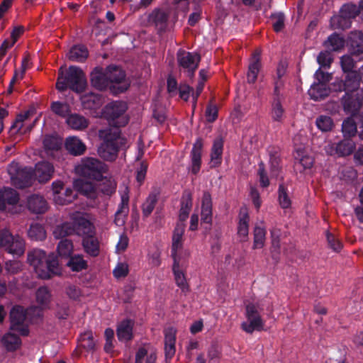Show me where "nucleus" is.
<instances>
[{
    "label": "nucleus",
    "mask_w": 363,
    "mask_h": 363,
    "mask_svg": "<svg viewBox=\"0 0 363 363\" xmlns=\"http://www.w3.org/2000/svg\"><path fill=\"white\" fill-rule=\"evenodd\" d=\"M27 260L42 279H50L61 274L58 259L54 254L47 256L45 251L34 249L28 252Z\"/></svg>",
    "instance_id": "nucleus-1"
},
{
    "label": "nucleus",
    "mask_w": 363,
    "mask_h": 363,
    "mask_svg": "<svg viewBox=\"0 0 363 363\" xmlns=\"http://www.w3.org/2000/svg\"><path fill=\"white\" fill-rule=\"evenodd\" d=\"M99 134L103 139L98 148L99 155L104 160L115 161L120 149L126 144L125 138L121 137L119 128L100 130Z\"/></svg>",
    "instance_id": "nucleus-2"
},
{
    "label": "nucleus",
    "mask_w": 363,
    "mask_h": 363,
    "mask_svg": "<svg viewBox=\"0 0 363 363\" xmlns=\"http://www.w3.org/2000/svg\"><path fill=\"white\" fill-rule=\"evenodd\" d=\"M87 85L85 74L79 67L71 65L65 72H59L56 89L65 91L67 89L79 94L82 93Z\"/></svg>",
    "instance_id": "nucleus-3"
},
{
    "label": "nucleus",
    "mask_w": 363,
    "mask_h": 363,
    "mask_svg": "<svg viewBox=\"0 0 363 363\" xmlns=\"http://www.w3.org/2000/svg\"><path fill=\"white\" fill-rule=\"evenodd\" d=\"M128 106L125 102L113 101L105 106L103 109V115L111 125L118 128L125 126L128 123L129 118L125 115Z\"/></svg>",
    "instance_id": "nucleus-4"
},
{
    "label": "nucleus",
    "mask_w": 363,
    "mask_h": 363,
    "mask_svg": "<svg viewBox=\"0 0 363 363\" xmlns=\"http://www.w3.org/2000/svg\"><path fill=\"white\" fill-rule=\"evenodd\" d=\"M90 230V221L84 218H79L74 223H64L56 226L53 235L56 239H63L67 236L84 234Z\"/></svg>",
    "instance_id": "nucleus-5"
},
{
    "label": "nucleus",
    "mask_w": 363,
    "mask_h": 363,
    "mask_svg": "<svg viewBox=\"0 0 363 363\" xmlns=\"http://www.w3.org/2000/svg\"><path fill=\"white\" fill-rule=\"evenodd\" d=\"M77 170L79 174L85 178L101 181L104 177V173L107 170V167L98 159L87 157L82 160Z\"/></svg>",
    "instance_id": "nucleus-6"
},
{
    "label": "nucleus",
    "mask_w": 363,
    "mask_h": 363,
    "mask_svg": "<svg viewBox=\"0 0 363 363\" xmlns=\"http://www.w3.org/2000/svg\"><path fill=\"white\" fill-rule=\"evenodd\" d=\"M108 78L110 80V92L117 96L127 91L130 84L125 82V73L118 66L110 65L106 67Z\"/></svg>",
    "instance_id": "nucleus-7"
},
{
    "label": "nucleus",
    "mask_w": 363,
    "mask_h": 363,
    "mask_svg": "<svg viewBox=\"0 0 363 363\" xmlns=\"http://www.w3.org/2000/svg\"><path fill=\"white\" fill-rule=\"evenodd\" d=\"M262 308L257 303H248L246 306V317L248 323L244 322L241 325L242 329L247 333H252L255 330L260 331L263 329L264 322L260 315Z\"/></svg>",
    "instance_id": "nucleus-8"
},
{
    "label": "nucleus",
    "mask_w": 363,
    "mask_h": 363,
    "mask_svg": "<svg viewBox=\"0 0 363 363\" xmlns=\"http://www.w3.org/2000/svg\"><path fill=\"white\" fill-rule=\"evenodd\" d=\"M8 173L16 188L25 189L31 186L33 174L30 168H21L18 164H11L8 167Z\"/></svg>",
    "instance_id": "nucleus-9"
},
{
    "label": "nucleus",
    "mask_w": 363,
    "mask_h": 363,
    "mask_svg": "<svg viewBox=\"0 0 363 363\" xmlns=\"http://www.w3.org/2000/svg\"><path fill=\"white\" fill-rule=\"evenodd\" d=\"M4 248L9 253L21 256L25 252V241L19 235H13L8 230L0 232V248Z\"/></svg>",
    "instance_id": "nucleus-10"
},
{
    "label": "nucleus",
    "mask_w": 363,
    "mask_h": 363,
    "mask_svg": "<svg viewBox=\"0 0 363 363\" xmlns=\"http://www.w3.org/2000/svg\"><path fill=\"white\" fill-rule=\"evenodd\" d=\"M27 317L26 310L21 306H14L9 314L11 322L10 329L18 333L22 336H27L29 334L28 325L26 323Z\"/></svg>",
    "instance_id": "nucleus-11"
},
{
    "label": "nucleus",
    "mask_w": 363,
    "mask_h": 363,
    "mask_svg": "<svg viewBox=\"0 0 363 363\" xmlns=\"http://www.w3.org/2000/svg\"><path fill=\"white\" fill-rule=\"evenodd\" d=\"M201 60V56L196 52L179 50L177 52L179 66L187 72V77L193 78Z\"/></svg>",
    "instance_id": "nucleus-12"
},
{
    "label": "nucleus",
    "mask_w": 363,
    "mask_h": 363,
    "mask_svg": "<svg viewBox=\"0 0 363 363\" xmlns=\"http://www.w3.org/2000/svg\"><path fill=\"white\" fill-rule=\"evenodd\" d=\"M354 150L355 143L350 138H344L337 143H329L325 146V152L331 156H347L351 155Z\"/></svg>",
    "instance_id": "nucleus-13"
},
{
    "label": "nucleus",
    "mask_w": 363,
    "mask_h": 363,
    "mask_svg": "<svg viewBox=\"0 0 363 363\" xmlns=\"http://www.w3.org/2000/svg\"><path fill=\"white\" fill-rule=\"evenodd\" d=\"M358 89L356 91H347L341 98L343 110L347 113L356 114L362 106V100Z\"/></svg>",
    "instance_id": "nucleus-14"
},
{
    "label": "nucleus",
    "mask_w": 363,
    "mask_h": 363,
    "mask_svg": "<svg viewBox=\"0 0 363 363\" xmlns=\"http://www.w3.org/2000/svg\"><path fill=\"white\" fill-rule=\"evenodd\" d=\"M330 91L335 92L356 91L359 89V81L357 74L354 72H350L345 75V79H336L331 84Z\"/></svg>",
    "instance_id": "nucleus-15"
},
{
    "label": "nucleus",
    "mask_w": 363,
    "mask_h": 363,
    "mask_svg": "<svg viewBox=\"0 0 363 363\" xmlns=\"http://www.w3.org/2000/svg\"><path fill=\"white\" fill-rule=\"evenodd\" d=\"M106 67H95L90 73V83L92 87L99 91L110 90V80L108 78Z\"/></svg>",
    "instance_id": "nucleus-16"
},
{
    "label": "nucleus",
    "mask_w": 363,
    "mask_h": 363,
    "mask_svg": "<svg viewBox=\"0 0 363 363\" xmlns=\"http://www.w3.org/2000/svg\"><path fill=\"white\" fill-rule=\"evenodd\" d=\"M95 231L94 226L90 222V230L87 233L80 234L83 238L82 246L86 254L91 257H97L100 252L99 242L94 235Z\"/></svg>",
    "instance_id": "nucleus-17"
},
{
    "label": "nucleus",
    "mask_w": 363,
    "mask_h": 363,
    "mask_svg": "<svg viewBox=\"0 0 363 363\" xmlns=\"http://www.w3.org/2000/svg\"><path fill=\"white\" fill-rule=\"evenodd\" d=\"M169 18V11L162 9H155L149 14L147 21L150 25L155 26L159 33H162L167 28Z\"/></svg>",
    "instance_id": "nucleus-18"
},
{
    "label": "nucleus",
    "mask_w": 363,
    "mask_h": 363,
    "mask_svg": "<svg viewBox=\"0 0 363 363\" xmlns=\"http://www.w3.org/2000/svg\"><path fill=\"white\" fill-rule=\"evenodd\" d=\"M347 45L350 53L359 60H363V32L351 31L348 36Z\"/></svg>",
    "instance_id": "nucleus-19"
},
{
    "label": "nucleus",
    "mask_w": 363,
    "mask_h": 363,
    "mask_svg": "<svg viewBox=\"0 0 363 363\" xmlns=\"http://www.w3.org/2000/svg\"><path fill=\"white\" fill-rule=\"evenodd\" d=\"M185 223H177L174 229L171 247V257L173 260L182 259L181 256L178 254V251L183 247V235L185 231Z\"/></svg>",
    "instance_id": "nucleus-20"
},
{
    "label": "nucleus",
    "mask_w": 363,
    "mask_h": 363,
    "mask_svg": "<svg viewBox=\"0 0 363 363\" xmlns=\"http://www.w3.org/2000/svg\"><path fill=\"white\" fill-rule=\"evenodd\" d=\"M203 147V141L201 138H198L193 145V147L190 152L191 158V172L196 175L201 169V157Z\"/></svg>",
    "instance_id": "nucleus-21"
},
{
    "label": "nucleus",
    "mask_w": 363,
    "mask_h": 363,
    "mask_svg": "<svg viewBox=\"0 0 363 363\" xmlns=\"http://www.w3.org/2000/svg\"><path fill=\"white\" fill-rule=\"evenodd\" d=\"M53 173V165L47 161L38 162L33 171V176L40 183H46L50 181Z\"/></svg>",
    "instance_id": "nucleus-22"
},
{
    "label": "nucleus",
    "mask_w": 363,
    "mask_h": 363,
    "mask_svg": "<svg viewBox=\"0 0 363 363\" xmlns=\"http://www.w3.org/2000/svg\"><path fill=\"white\" fill-rule=\"evenodd\" d=\"M224 141L222 138L217 137L213 142L210 153L209 167L211 169L218 167L222 164Z\"/></svg>",
    "instance_id": "nucleus-23"
},
{
    "label": "nucleus",
    "mask_w": 363,
    "mask_h": 363,
    "mask_svg": "<svg viewBox=\"0 0 363 363\" xmlns=\"http://www.w3.org/2000/svg\"><path fill=\"white\" fill-rule=\"evenodd\" d=\"M134 321L131 319H124L121 321L116 329V335L119 341L129 342L133 338Z\"/></svg>",
    "instance_id": "nucleus-24"
},
{
    "label": "nucleus",
    "mask_w": 363,
    "mask_h": 363,
    "mask_svg": "<svg viewBox=\"0 0 363 363\" xmlns=\"http://www.w3.org/2000/svg\"><path fill=\"white\" fill-rule=\"evenodd\" d=\"M164 354L166 361L170 360L175 354L176 334L177 330L169 327L164 330Z\"/></svg>",
    "instance_id": "nucleus-25"
},
{
    "label": "nucleus",
    "mask_w": 363,
    "mask_h": 363,
    "mask_svg": "<svg viewBox=\"0 0 363 363\" xmlns=\"http://www.w3.org/2000/svg\"><path fill=\"white\" fill-rule=\"evenodd\" d=\"M129 212V195L125 192L121 195V203L115 213L114 223L116 225L121 226L125 223V219Z\"/></svg>",
    "instance_id": "nucleus-26"
},
{
    "label": "nucleus",
    "mask_w": 363,
    "mask_h": 363,
    "mask_svg": "<svg viewBox=\"0 0 363 363\" xmlns=\"http://www.w3.org/2000/svg\"><path fill=\"white\" fill-rule=\"evenodd\" d=\"M82 104L85 109L93 110L99 108L104 103L101 94L89 92L81 96Z\"/></svg>",
    "instance_id": "nucleus-27"
},
{
    "label": "nucleus",
    "mask_w": 363,
    "mask_h": 363,
    "mask_svg": "<svg viewBox=\"0 0 363 363\" xmlns=\"http://www.w3.org/2000/svg\"><path fill=\"white\" fill-rule=\"evenodd\" d=\"M27 206L34 213H44L48 209L45 199L40 195L33 194L28 198Z\"/></svg>",
    "instance_id": "nucleus-28"
},
{
    "label": "nucleus",
    "mask_w": 363,
    "mask_h": 363,
    "mask_svg": "<svg viewBox=\"0 0 363 363\" xmlns=\"http://www.w3.org/2000/svg\"><path fill=\"white\" fill-rule=\"evenodd\" d=\"M180 206L179 221L177 223H184L192 208V196L189 191H184L183 192Z\"/></svg>",
    "instance_id": "nucleus-29"
},
{
    "label": "nucleus",
    "mask_w": 363,
    "mask_h": 363,
    "mask_svg": "<svg viewBox=\"0 0 363 363\" xmlns=\"http://www.w3.org/2000/svg\"><path fill=\"white\" fill-rule=\"evenodd\" d=\"M160 194L158 189H154L148 194L141 206L143 218H148L151 215L158 202Z\"/></svg>",
    "instance_id": "nucleus-30"
},
{
    "label": "nucleus",
    "mask_w": 363,
    "mask_h": 363,
    "mask_svg": "<svg viewBox=\"0 0 363 363\" xmlns=\"http://www.w3.org/2000/svg\"><path fill=\"white\" fill-rule=\"evenodd\" d=\"M250 216L247 209H241L238 216V235L242 241H246L249 233Z\"/></svg>",
    "instance_id": "nucleus-31"
},
{
    "label": "nucleus",
    "mask_w": 363,
    "mask_h": 363,
    "mask_svg": "<svg viewBox=\"0 0 363 363\" xmlns=\"http://www.w3.org/2000/svg\"><path fill=\"white\" fill-rule=\"evenodd\" d=\"M212 199L208 191H204L201 201V221L207 224L212 223Z\"/></svg>",
    "instance_id": "nucleus-32"
},
{
    "label": "nucleus",
    "mask_w": 363,
    "mask_h": 363,
    "mask_svg": "<svg viewBox=\"0 0 363 363\" xmlns=\"http://www.w3.org/2000/svg\"><path fill=\"white\" fill-rule=\"evenodd\" d=\"M330 93V89L328 84L324 83L314 82L308 90V94L314 101H320L324 99Z\"/></svg>",
    "instance_id": "nucleus-33"
},
{
    "label": "nucleus",
    "mask_w": 363,
    "mask_h": 363,
    "mask_svg": "<svg viewBox=\"0 0 363 363\" xmlns=\"http://www.w3.org/2000/svg\"><path fill=\"white\" fill-rule=\"evenodd\" d=\"M172 271L174 276L176 284L182 290H188V284L186 283V277L182 270L184 264L182 259L173 260Z\"/></svg>",
    "instance_id": "nucleus-34"
},
{
    "label": "nucleus",
    "mask_w": 363,
    "mask_h": 363,
    "mask_svg": "<svg viewBox=\"0 0 363 363\" xmlns=\"http://www.w3.org/2000/svg\"><path fill=\"white\" fill-rule=\"evenodd\" d=\"M67 150L72 155L77 156L82 155L86 150V145L77 137H69L65 141Z\"/></svg>",
    "instance_id": "nucleus-35"
},
{
    "label": "nucleus",
    "mask_w": 363,
    "mask_h": 363,
    "mask_svg": "<svg viewBox=\"0 0 363 363\" xmlns=\"http://www.w3.org/2000/svg\"><path fill=\"white\" fill-rule=\"evenodd\" d=\"M260 67L261 63L259 53L255 52L248 67V72L247 74V79L248 83L253 84L256 82Z\"/></svg>",
    "instance_id": "nucleus-36"
},
{
    "label": "nucleus",
    "mask_w": 363,
    "mask_h": 363,
    "mask_svg": "<svg viewBox=\"0 0 363 363\" xmlns=\"http://www.w3.org/2000/svg\"><path fill=\"white\" fill-rule=\"evenodd\" d=\"M89 56V52L86 46L83 45H75L71 48L68 58L73 62H83Z\"/></svg>",
    "instance_id": "nucleus-37"
},
{
    "label": "nucleus",
    "mask_w": 363,
    "mask_h": 363,
    "mask_svg": "<svg viewBox=\"0 0 363 363\" xmlns=\"http://www.w3.org/2000/svg\"><path fill=\"white\" fill-rule=\"evenodd\" d=\"M67 123L74 130H82L88 127L89 121L82 115L72 113L67 118Z\"/></svg>",
    "instance_id": "nucleus-38"
},
{
    "label": "nucleus",
    "mask_w": 363,
    "mask_h": 363,
    "mask_svg": "<svg viewBox=\"0 0 363 363\" xmlns=\"http://www.w3.org/2000/svg\"><path fill=\"white\" fill-rule=\"evenodd\" d=\"M270 172L272 177H277L281 172V158L277 148L272 147L269 150Z\"/></svg>",
    "instance_id": "nucleus-39"
},
{
    "label": "nucleus",
    "mask_w": 363,
    "mask_h": 363,
    "mask_svg": "<svg viewBox=\"0 0 363 363\" xmlns=\"http://www.w3.org/2000/svg\"><path fill=\"white\" fill-rule=\"evenodd\" d=\"M345 38L336 33L331 34L324 43L325 47L332 51L340 50L345 47Z\"/></svg>",
    "instance_id": "nucleus-40"
},
{
    "label": "nucleus",
    "mask_w": 363,
    "mask_h": 363,
    "mask_svg": "<svg viewBox=\"0 0 363 363\" xmlns=\"http://www.w3.org/2000/svg\"><path fill=\"white\" fill-rule=\"evenodd\" d=\"M2 343L7 351L14 352L21 345V340L18 335L9 333L4 335Z\"/></svg>",
    "instance_id": "nucleus-41"
},
{
    "label": "nucleus",
    "mask_w": 363,
    "mask_h": 363,
    "mask_svg": "<svg viewBox=\"0 0 363 363\" xmlns=\"http://www.w3.org/2000/svg\"><path fill=\"white\" fill-rule=\"evenodd\" d=\"M28 235L32 240L42 241L46 238V231L43 225L38 223H33L30 225Z\"/></svg>",
    "instance_id": "nucleus-42"
},
{
    "label": "nucleus",
    "mask_w": 363,
    "mask_h": 363,
    "mask_svg": "<svg viewBox=\"0 0 363 363\" xmlns=\"http://www.w3.org/2000/svg\"><path fill=\"white\" fill-rule=\"evenodd\" d=\"M67 266L73 272H80L88 267L87 262L84 259L81 255L70 256L67 262Z\"/></svg>",
    "instance_id": "nucleus-43"
},
{
    "label": "nucleus",
    "mask_w": 363,
    "mask_h": 363,
    "mask_svg": "<svg viewBox=\"0 0 363 363\" xmlns=\"http://www.w3.org/2000/svg\"><path fill=\"white\" fill-rule=\"evenodd\" d=\"M270 116L273 121L282 123L285 118V109L281 101H271Z\"/></svg>",
    "instance_id": "nucleus-44"
},
{
    "label": "nucleus",
    "mask_w": 363,
    "mask_h": 363,
    "mask_svg": "<svg viewBox=\"0 0 363 363\" xmlns=\"http://www.w3.org/2000/svg\"><path fill=\"white\" fill-rule=\"evenodd\" d=\"M0 194L6 205H16L19 201L18 193L11 187H4Z\"/></svg>",
    "instance_id": "nucleus-45"
},
{
    "label": "nucleus",
    "mask_w": 363,
    "mask_h": 363,
    "mask_svg": "<svg viewBox=\"0 0 363 363\" xmlns=\"http://www.w3.org/2000/svg\"><path fill=\"white\" fill-rule=\"evenodd\" d=\"M30 112L27 111L16 116L15 121H13L9 130V134L10 136H13L21 131L23 125V123L30 117Z\"/></svg>",
    "instance_id": "nucleus-46"
},
{
    "label": "nucleus",
    "mask_w": 363,
    "mask_h": 363,
    "mask_svg": "<svg viewBox=\"0 0 363 363\" xmlns=\"http://www.w3.org/2000/svg\"><path fill=\"white\" fill-rule=\"evenodd\" d=\"M315 125L320 131L324 133L331 131L335 126L333 118L327 115L318 116L315 119Z\"/></svg>",
    "instance_id": "nucleus-47"
},
{
    "label": "nucleus",
    "mask_w": 363,
    "mask_h": 363,
    "mask_svg": "<svg viewBox=\"0 0 363 363\" xmlns=\"http://www.w3.org/2000/svg\"><path fill=\"white\" fill-rule=\"evenodd\" d=\"M295 165L298 164L303 167V169L312 167L314 160L312 157L305 155L302 150H297L294 155Z\"/></svg>",
    "instance_id": "nucleus-48"
},
{
    "label": "nucleus",
    "mask_w": 363,
    "mask_h": 363,
    "mask_svg": "<svg viewBox=\"0 0 363 363\" xmlns=\"http://www.w3.org/2000/svg\"><path fill=\"white\" fill-rule=\"evenodd\" d=\"M351 24L352 21L340 13L330 19V25L333 29L345 30L350 28Z\"/></svg>",
    "instance_id": "nucleus-49"
},
{
    "label": "nucleus",
    "mask_w": 363,
    "mask_h": 363,
    "mask_svg": "<svg viewBox=\"0 0 363 363\" xmlns=\"http://www.w3.org/2000/svg\"><path fill=\"white\" fill-rule=\"evenodd\" d=\"M359 60L356 56L350 55H343L340 58V64L342 71L347 74H350V72H357L356 71H353V69L355 67L356 62Z\"/></svg>",
    "instance_id": "nucleus-50"
},
{
    "label": "nucleus",
    "mask_w": 363,
    "mask_h": 363,
    "mask_svg": "<svg viewBox=\"0 0 363 363\" xmlns=\"http://www.w3.org/2000/svg\"><path fill=\"white\" fill-rule=\"evenodd\" d=\"M50 108L55 114L62 118L68 117L71 112L69 105L65 102L53 101L51 104Z\"/></svg>",
    "instance_id": "nucleus-51"
},
{
    "label": "nucleus",
    "mask_w": 363,
    "mask_h": 363,
    "mask_svg": "<svg viewBox=\"0 0 363 363\" xmlns=\"http://www.w3.org/2000/svg\"><path fill=\"white\" fill-rule=\"evenodd\" d=\"M74 186L79 192L87 196H91L95 191L93 184L86 182L84 179L75 180Z\"/></svg>",
    "instance_id": "nucleus-52"
},
{
    "label": "nucleus",
    "mask_w": 363,
    "mask_h": 363,
    "mask_svg": "<svg viewBox=\"0 0 363 363\" xmlns=\"http://www.w3.org/2000/svg\"><path fill=\"white\" fill-rule=\"evenodd\" d=\"M253 249H260L264 247L266 230L263 227L256 225L254 228Z\"/></svg>",
    "instance_id": "nucleus-53"
},
{
    "label": "nucleus",
    "mask_w": 363,
    "mask_h": 363,
    "mask_svg": "<svg viewBox=\"0 0 363 363\" xmlns=\"http://www.w3.org/2000/svg\"><path fill=\"white\" fill-rule=\"evenodd\" d=\"M72 251L73 243L70 240L65 238L58 243L57 252L60 257L69 258L72 256Z\"/></svg>",
    "instance_id": "nucleus-54"
},
{
    "label": "nucleus",
    "mask_w": 363,
    "mask_h": 363,
    "mask_svg": "<svg viewBox=\"0 0 363 363\" xmlns=\"http://www.w3.org/2000/svg\"><path fill=\"white\" fill-rule=\"evenodd\" d=\"M80 347L86 351H94L95 350V342L91 331H86L80 335L79 338Z\"/></svg>",
    "instance_id": "nucleus-55"
},
{
    "label": "nucleus",
    "mask_w": 363,
    "mask_h": 363,
    "mask_svg": "<svg viewBox=\"0 0 363 363\" xmlns=\"http://www.w3.org/2000/svg\"><path fill=\"white\" fill-rule=\"evenodd\" d=\"M342 131L345 138L351 139L357 133V125L354 120L347 118L342 125Z\"/></svg>",
    "instance_id": "nucleus-56"
},
{
    "label": "nucleus",
    "mask_w": 363,
    "mask_h": 363,
    "mask_svg": "<svg viewBox=\"0 0 363 363\" xmlns=\"http://www.w3.org/2000/svg\"><path fill=\"white\" fill-rule=\"evenodd\" d=\"M359 9V6L355 4H345L341 7L340 12L347 18H349L350 20L352 21V19L359 15L360 11Z\"/></svg>",
    "instance_id": "nucleus-57"
},
{
    "label": "nucleus",
    "mask_w": 363,
    "mask_h": 363,
    "mask_svg": "<svg viewBox=\"0 0 363 363\" xmlns=\"http://www.w3.org/2000/svg\"><path fill=\"white\" fill-rule=\"evenodd\" d=\"M76 196V194L72 189L67 188L65 190L63 196L60 195L55 196V201L60 205H66L72 203Z\"/></svg>",
    "instance_id": "nucleus-58"
},
{
    "label": "nucleus",
    "mask_w": 363,
    "mask_h": 363,
    "mask_svg": "<svg viewBox=\"0 0 363 363\" xmlns=\"http://www.w3.org/2000/svg\"><path fill=\"white\" fill-rule=\"evenodd\" d=\"M279 201L282 208H288L291 206V202L287 194V188L281 184L278 189Z\"/></svg>",
    "instance_id": "nucleus-59"
},
{
    "label": "nucleus",
    "mask_w": 363,
    "mask_h": 363,
    "mask_svg": "<svg viewBox=\"0 0 363 363\" xmlns=\"http://www.w3.org/2000/svg\"><path fill=\"white\" fill-rule=\"evenodd\" d=\"M36 300L41 306H46L50 300V294L45 286L40 287L36 291Z\"/></svg>",
    "instance_id": "nucleus-60"
},
{
    "label": "nucleus",
    "mask_w": 363,
    "mask_h": 363,
    "mask_svg": "<svg viewBox=\"0 0 363 363\" xmlns=\"http://www.w3.org/2000/svg\"><path fill=\"white\" fill-rule=\"evenodd\" d=\"M43 143L46 150H58L61 147V143L52 135H46Z\"/></svg>",
    "instance_id": "nucleus-61"
},
{
    "label": "nucleus",
    "mask_w": 363,
    "mask_h": 363,
    "mask_svg": "<svg viewBox=\"0 0 363 363\" xmlns=\"http://www.w3.org/2000/svg\"><path fill=\"white\" fill-rule=\"evenodd\" d=\"M257 174L259 176L260 186L262 188L268 187L269 186L270 182H269V177L267 176V173L265 169V164L262 161H261L258 164Z\"/></svg>",
    "instance_id": "nucleus-62"
},
{
    "label": "nucleus",
    "mask_w": 363,
    "mask_h": 363,
    "mask_svg": "<svg viewBox=\"0 0 363 363\" xmlns=\"http://www.w3.org/2000/svg\"><path fill=\"white\" fill-rule=\"evenodd\" d=\"M333 60L332 55L328 51L320 52L317 57V62L320 65V68H329Z\"/></svg>",
    "instance_id": "nucleus-63"
},
{
    "label": "nucleus",
    "mask_w": 363,
    "mask_h": 363,
    "mask_svg": "<svg viewBox=\"0 0 363 363\" xmlns=\"http://www.w3.org/2000/svg\"><path fill=\"white\" fill-rule=\"evenodd\" d=\"M271 18L274 20L272 27L275 32L278 33L284 28L285 17L282 13H274L271 15Z\"/></svg>",
    "instance_id": "nucleus-64"
}]
</instances>
